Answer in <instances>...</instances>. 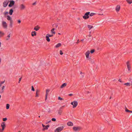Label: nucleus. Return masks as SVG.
<instances>
[{
  "mask_svg": "<svg viewBox=\"0 0 132 132\" xmlns=\"http://www.w3.org/2000/svg\"><path fill=\"white\" fill-rule=\"evenodd\" d=\"M95 50L94 49H93L91 50L90 51V52L91 54L95 52Z\"/></svg>",
  "mask_w": 132,
  "mask_h": 132,
  "instance_id": "obj_34",
  "label": "nucleus"
},
{
  "mask_svg": "<svg viewBox=\"0 0 132 132\" xmlns=\"http://www.w3.org/2000/svg\"><path fill=\"white\" fill-rule=\"evenodd\" d=\"M61 45V44L60 43H59L57 44L56 46H55V47L56 48H58Z\"/></svg>",
  "mask_w": 132,
  "mask_h": 132,
  "instance_id": "obj_21",
  "label": "nucleus"
},
{
  "mask_svg": "<svg viewBox=\"0 0 132 132\" xmlns=\"http://www.w3.org/2000/svg\"><path fill=\"white\" fill-rule=\"evenodd\" d=\"M90 54V52L89 51H88L86 53L85 55L87 58H88L89 57V55Z\"/></svg>",
  "mask_w": 132,
  "mask_h": 132,
  "instance_id": "obj_14",
  "label": "nucleus"
},
{
  "mask_svg": "<svg viewBox=\"0 0 132 132\" xmlns=\"http://www.w3.org/2000/svg\"><path fill=\"white\" fill-rule=\"evenodd\" d=\"M42 126L43 127V128L42 129L43 131H44L45 130H47L48 129V128L49 127L50 125H48L46 126H45L43 124H42Z\"/></svg>",
  "mask_w": 132,
  "mask_h": 132,
  "instance_id": "obj_7",
  "label": "nucleus"
},
{
  "mask_svg": "<svg viewBox=\"0 0 132 132\" xmlns=\"http://www.w3.org/2000/svg\"><path fill=\"white\" fill-rule=\"evenodd\" d=\"M18 132H20V131H19Z\"/></svg>",
  "mask_w": 132,
  "mask_h": 132,
  "instance_id": "obj_64",
  "label": "nucleus"
},
{
  "mask_svg": "<svg viewBox=\"0 0 132 132\" xmlns=\"http://www.w3.org/2000/svg\"><path fill=\"white\" fill-rule=\"evenodd\" d=\"M13 21H11L10 22V26L12 28L13 26Z\"/></svg>",
  "mask_w": 132,
  "mask_h": 132,
  "instance_id": "obj_24",
  "label": "nucleus"
},
{
  "mask_svg": "<svg viewBox=\"0 0 132 132\" xmlns=\"http://www.w3.org/2000/svg\"><path fill=\"white\" fill-rule=\"evenodd\" d=\"M82 72H80V74H82Z\"/></svg>",
  "mask_w": 132,
  "mask_h": 132,
  "instance_id": "obj_55",
  "label": "nucleus"
},
{
  "mask_svg": "<svg viewBox=\"0 0 132 132\" xmlns=\"http://www.w3.org/2000/svg\"><path fill=\"white\" fill-rule=\"evenodd\" d=\"M5 82V80L4 81H1L0 82V83L1 84H2L4 83Z\"/></svg>",
  "mask_w": 132,
  "mask_h": 132,
  "instance_id": "obj_42",
  "label": "nucleus"
},
{
  "mask_svg": "<svg viewBox=\"0 0 132 132\" xmlns=\"http://www.w3.org/2000/svg\"><path fill=\"white\" fill-rule=\"evenodd\" d=\"M83 40V39H82L81 40V41H82Z\"/></svg>",
  "mask_w": 132,
  "mask_h": 132,
  "instance_id": "obj_61",
  "label": "nucleus"
},
{
  "mask_svg": "<svg viewBox=\"0 0 132 132\" xmlns=\"http://www.w3.org/2000/svg\"><path fill=\"white\" fill-rule=\"evenodd\" d=\"M2 84L0 83V87L2 86Z\"/></svg>",
  "mask_w": 132,
  "mask_h": 132,
  "instance_id": "obj_56",
  "label": "nucleus"
},
{
  "mask_svg": "<svg viewBox=\"0 0 132 132\" xmlns=\"http://www.w3.org/2000/svg\"><path fill=\"white\" fill-rule=\"evenodd\" d=\"M1 126L2 128V129H1V130L3 131L4 130V127H5V123L4 122H3L1 124Z\"/></svg>",
  "mask_w": 132,
  "mask_h": 132,
  "instance_id": "obj_10",
  "label": "nucleus"
},
{
  "mask_svg": "<svg viewBox=\"0 0 132 132\" xmlns=\"http://www.w3.org/2000/svg\"><path fill=\"white\" fill-rule=\"evenodd\" d=\"M127 68L128 69V73H129L131 71V67L129 61H127L126 63Z\"/></svg>",
  "mask_w": 132,
  "mask_h": 132,
  "instance_id": "obj_4",
  "label": "nucleus"
},
{
  "mask_svg": "<svg viewBox=\"0 0 132 132\" xmlns=\"http://www.w3.org/2000/svg\"><path fill=\"white\" fill-rule=\"evenodd\" d=\"M39 90L38 89H37L36 90V95L35 96L36 97H37L38 96V93H39Z\"/></svg>",
  "mask_w": 132,
  "mask_h": 132,
  "instance_id": "obj_23",
  "label": "nucleus"
},
{
  "mask_svg": "<svg viewBox=\"0 0 132 132\" xmlns=\"http://www.w3.org/2000/svg\"><path fill=\"white\" fill-rule=\"evenodd\" d=\"M63 53L62 52V51L61 50L60 51V54L61 55H62L63 54Z\"/></svg>",
  "mask_w": 132,
  "mask_h": 132,
  "instance_id": "obj_41",
  "label": "nucleus"
},
{
  "mask_svg": "<svg viewBox=\"0 0 132 132\" xmlns=\"http://www.w3.org/2000/svg\"><path fill=\"white\" fill-rule=\"evenodd\" d=\"M46 40L47 41L49 42L50 41V39L49 37V36H46Z\"/></svg>",
  "mask_w": 132,
  "mask_h": 132,
  "instance_id": "obj_27",
  "label": "nucleus"
},
{
  "mask_svg": "<svg viewBox=\"0 0 132 132\" xmlns=\"http://www.w3.org/2000/svg\"><path fill=\"white\" fill-rule=\"evenodd\" d=\"M7 118H3V121H6L7 120Z\"/></svg>",
  "mask_w": 132,
  "mask_h": 132,
  "instance_id": "obj_37",
  "label": "nucleus"
},
{
  "mask_svg": "<svg viewBox=\"0 0 132 132\" xmlns=\"http://www.w3.org/2000/svg\"><path fill=\"white\" fill-rule=\"evenodd\" d=\"M1 95H0V98H1Z\"/></svg>",
  "mask_w": 132,
  "mask_h": 132,
  "instance_id": "obj_59",
  "label": "nucleus"
},
{
  "mask_svg": "<svg viewBox=\"0 0 132 132\" xmlns=\"http://www.w3.org/2000/svg\"><path fill=\"white\" fill-rule=\"evenodd\" d=\"M25 8V6L23 4H21L20 5V10H22Z\"/></svg>",
  "mask_w": 132,
  "mask_h": 132,
  "instance_id": "obj_11",
  "label": "nucleus"
},
{
  "mask_svg": "<svg viewBox=\"0 0 132 132\" xmlns=\"http://www.w3.org/2000/svg\"><path fill=\"white\" fill-rule=\"evenodd\" d=\"M31 35L32 36H34L36 35V33L35 31L32 32L31 33Z\"/></svg>",
  "mask_w": 132,
  "mask_h": 132,
  "instance_id": "obj_25",
  "label": "nucleus"
},
{
  "mask_svg": "<svg viewBox=\"0 0 132 132\" xmlns=\"http://www.w3.org/2000/svg\"><path fill=\"white\" fill-rule=\"evenodd\" d=\"M8 13V12H7L5 11L4 12V14L5 15H6Z\"/></svg>",
  "mask_w": 132,
  "mask_h": 132,
  "instance_id": "obj_47",
  "label": "nucleus"
},
{
  "mask_svg": "<svg viewBox=\"0 0 132 132\" xmlns=\"http://www.w3.org/2000/svg\"><path fill=\"white\" fill-rule=\"evenodd\" d=\"M10 107V105L9 104H7L6 105V109H9Z\"/></svg>",
  "mask_w": 132,
  "mask_h": 132,
  "instance_id": "obj_32",
  "label": "nucleus"
},
{
  "mask_svg": "<svg viewBox=\"0 0 132 132\" xmlns=\"http://www.w3.org/2000/svg\"><path fill=\"white\" fill-rule=\"evenodd\" d=\"M18 22L19 23H20L21 22V21L20 20H18Z\"/></svg>",
  "mask_w": 132,
  "mask_h": 132,
  "instance_id": "obj_48",
  "label": "nucleus"
},
{
  "mask_svg": "<svg viewBox=\"0 0 132 132\" xmlns=\"http://www.w3.org/2000/svg\"><path fill=\"white\" fill-rule=\"evenodd\" d=\"M71 104L73 105V108H75L77 106L78 102L77 101H74L73 102H71Z\"/></svg>",
  "mask_w": 132,
  "mask_h": 132,
  "instance_id": "obj_5",
  "label": "nucleus"
},
{
  "mask_svg": "<svg viewBox=\"0 0 132 132\" xmlns=\"http://www.w3.org/2000/svg\"><path fill=\"white\" fill-rule=\"evenodd\" d=\"M62 112V110L60 108L58 110V113L60 115H61Z\"/></svg>",
  "mask_w": 132,
  "mask_h": 132,
  "instance_id": "obj_17",
  "label": "nucleus"
},
{
  "mask_svg": "<svg viewBox=\"0 0 132 132\" xmlns=\"http://www.w3.org/2000/svg\"><path fill=\"white\" fill-rule=\"evenodd\" d=\"M54 30H55V29L54 28H53L51 29V31L52 34H55V32L54 31Z\"/></svg>",
  "mask_w": 132,
  "mask_h": 132,
  "instance_id": "obj_26",
  "label": "nucleus"
},
{
  "mask_svg": "<svg viewBox=\"0 0 132 132\" xmlns=\"http://www.w3.org/2000/svg\"><path fill=\"white\" fill-rule=\"evenodd\" d=\"M88 27V28L89 29H90L91 28H92L93 27V26L92 25H88L87 26Z\"/></svg>",
  "mask_w": 132,
  "mask_h": 132,
  "instance_id": "obj_30",
  "label": "nucleus"
},
{
  "mask_svg": "<svg viewBox=\"0 0 132 132\" xmlns=\"http://www.w3.org/2000/svg\"><path fill=\"white\" fill-rule=\"evenodd\" d=\"M126 1L129 4H131L132 3V0H126Z\"/></svg>",
  "mask_w": 132,
  "mask_h": 132,
  "instance_id": "obj_29",
  "label": "nucleus"
},
{
  "mask_svg": "<svg viewBox=\"0 0 132 132\" xmlns=\"http://www.w3.org/2000/svg\"><path fill=\"white\" fill-rule=\"evenodd\" d=\"M5 86H3L2 87V90L0 92L1 93H3L4 91V89Z\"/></svg>",
  "mask_w": 132,
  "mask_h": 132,
  "instance_id": "obj_22",
  "label": "nucleus"
},
{
  "mask_svg": "<svg viewBox=\"0 0 132 132\" xmlns=\"http://www.w3.org/2000/svg\"><path fill=\"white\" fill-rule=\"evenodd\" d=\"M65 105H63L61 106L60 108L62 110V109H63L65 107Z\"/></svg>",
  "mask_w": 132,
  "mask_h": 132,
  "instance_id": "obj_39",
  "label": "nucleus"
},
{
  "mask_svg": "<svg viewBox=\"0 0 132 132\" xmlns=\"http://www.w3.org/2000/svg\"><path fill=\"white\" fill-rule=\"evenodd\" d=\"M10 33L9 34V35H7V36L6 37V40H9L10 39Z\"/></svg>",
  "mask_w": 132,
  "mask_h": 132,
  "instance_id": "obj_18",
  "label": "nucleus"
},
{
  "mask_svg": "<svg viewBox=\"0 0 132 132\" xmlns=\"http://www.w3.org/2000/svg\"><path fill=\"white\" fill-rule=\"evenodd\" d=\"M124 85H125L127 86H130V83L129 82H127L126 83H124Z\"/></svg>",
  "mask_w": 132,
  "mask_h": 132,
  "instance_id": "obj_31",
  "label": "nucleus"
},
{
  "mask_svg": "<svg viewBox=\"0 0 132 132\" xmlns=\"http://www.w3.org/2000/svg\"><path fill=\"white\" fill-rule=\"evenodd\" d=\"M83 78L84 77V75H81V76Z\"/></svg>",
  "mask_w": 132,
  "mask_h": 132,
  "instance_id": "obj_53",
  "label": "nucleus"
},
{
  "mask_svg": "<svg viewBox=\"0 0 132 132\" xmlns=\"http://www.w3.org/2000/svg\"><path fill=\"white\" fill-rule=\"evenodd\" d=\"M111 98V97H110V99Z\"/></svg>",
  "mask_w": 132,
  "mask_h": 132,
  "instance_id": "obj_60",
  "label": "nucleus"
},
{
  "mask_svg": "<svg viewBox=\"0 0 132 132\" xmlns=\"http://www.w3.org/2000/svg\"><path fill=\"white\" fill-rule=\"evenodd\" d=\"M31 90H32L33 91H35V89L33 87V86H31Z\"/></svg>",
  "mask_w": 132,
  "mask_h": 132,
  "instance_id": "obj_38",
  "label": "nucleus"
},
{
  "mask_svg": "<svg viewBox=\"0 0 132 132\" xmlns=\"http://www.w3.org/2000/svg\"><path fill=\"white\" fill-rule=\"evenodd\" d=\"M48 36H49V37H52L53 36V35H50L49 34H47V35Z\"/></svg>",
  "mask_w": 132,
  "mask_h": 132,
  "instance_id": "obj_35",
  "label": "nucleus"
},
{
  "mask_svg": "<svg viewBox=\"0 0 132 132\" xmlns=\"http://www.w3.org/2000/svg\"><path fill=\"white\" fill-rule=\"evenodd\" d=\"M90 12H88L86 13L84 16H83V18L85 19H87L89 18V15Z\"/></svg>",
  "mask_w": 132,
  "mask_h": 132,
  "instance_id": "obj_2",
  "label": "nucleus"
},
{
  "mask_svg": "<svg viewBox=\"0 0 132 132\" xmlns=\"http://www.w3.org/2000/svg\"><path fill=\"white\" fill-rule=\"evenodd\" d=\"M13 12V10L12 9H11L10 10V11H9V14L11 15H12Z\"/></svg>",
  "mask_w": 132,
  "mask_h": 132,
  "instance_id": "obj_19",
  "label": "nucleus"
},
{
  "mask_svg": "<svg viewBox=\"0 0 132 132\" xmlns=\"http://www.w3.org/2000/svg\"><path fill=\"white\" fill-rule=\"evenodd\" d=\"M39 28L38 26L35 27L34 29L36 31H37L39 29Z\"/></svg>",
  "mask_w": 132,
  "mask_h": 132,
  "instance_id": "obj_28",
  "label": "nucleus"
},
{
  "mask_svg": "<svg viewBox=\"0 0 132 132\" xmlns=\"http://www.w3.org/2000/svg\"><path fill=\"white\" fill-rule=\"evenodd\" d=\"M120 9V6L119 5H118L116 7V11L117 12H118L119 11Z\"/></svg>",
  "mask_w": 132,
  "mask_h": 132,
  "instance_id": "obj_15",
  "label": "nucleus"
},
{
  "mask_svg": "<svg viewBox=\"0 0 132 132\" xmlns=\"http://www.w3.org/2000/svg\"><path fill=\"white\" fill-rule=\"evenodd\" d=\"M15 3V2L14 1L12 0L10 1V3L9 5V7H11Z\"/></svg>",
  "mask_w": 132,
  "mask_h": 132,
  "instance_id": "obj_8",
  "label": "nucleus"
},
{
  "mask_svg": "<svg viewBox=\"0 0 132 132\" xmlns=\"http://www.w3.org/2000/svg\"><path fill=\"white\" fill-rule=\"evenodd\" d=\"M95 14V13H91L90 14H89V15L90 16H92L94 15Z\"/></svg>",
  "mask_w": 132,
  "mask_h": 132,
  "instance_id": "obj_33",
  "label": "nucleus"
},
{
  "mask_svg": "<svg viewBox=\"0 0 132 132\" xmlns=\"http://www.w3.org/2000/svg\"><path fill=\"white\" fill-rule=\"evenodd\" d=\"M119 81H120V82H121V79H120L119 80Z\"/></svg>",
  "mask_w": 132,
  "mask_h": 132,
  "instance_id": "obj_51",
  "label": "nucleus"
},
{
  "mask_svg": "<svg viewBox=\"0 0 132 132\" xmlns=\"http://www.w3.org/2000/svg\"><path fill=\"white\" fill-rule=\"evenodd\" d=\"M67 85V84L65 83H64L61 86V88H62L63 87H65Z\"/></svg>",
  "mask_w": 132,
  "mask_h": 132,
  "instance_id": "obj_20",
  "label": "nucleus"
},
{
  "mask_svg": "<svg viewBox=\"0 0 132 132\" xmlns=\"http://www.w3.org/2000/svg\"><path fill=\"white\" fill-rule=\"evenodd\" d=\"M72 95H73V94H70L69 95V96H72Z\"/></svg>",
  "mask_w": 132,
  "mask_h": 132,
  "instance_id": "obj_50",
  "label": "nucleus"
},
{
  "mask_svg": "<svg viewBox=\"0 0 132 132\" xmlns=\"http://www.w3.org/2000/svg\"><path fill=\"white\" fill-rule=\"evenodd\" d=\"M58 99L59 100H63V99L61 98L59 96L58 97Z\"/></svg>",
  "mask_w": 132,
  "mask_h": 132,
  "instance_id": "obj_36",
  "label": "nucleus"
},
{
  "mask_svg": "<svg viewBox=\"0 0 132 132\" xmlns=\"http://www.w3.org/2000/svg\"><path fill=\"white\" fill-rule=\"evenodd\" d=\"M58 34L59 35H61V34H60V33H58Z\"/></svg>",
  "mask_w": 132,
  "mask_h": 132,
  "instance_id": "obj_57",
  "label": "nucleus"
},
{
  "mask_svg": "<svg viewBox=\"0 0 132 132\" xmlns=\"http://www.w3.org/2000/svg\"><path fill=\"white\" fill-rule=\"evenodd\" d=\"M67 125L69 126H72L73 125V123L71 121H69L67 123Z\"/></svg>",
  "mask_w": 132,
  "mask_h": 132,
  "instance_id": "obj_13",
  "label": "nucleus"
},
{
  "mask_svg": "<svg viewBox=\"0 0 132 132\" xmlns=\"http://www.w3.org/2000/svg\"><path fill=\"white\" fill-rule=\"evenodd\" d=\"M131 82V83H132V81Z\"/></svg>",
  "mask_w": 132,
  "mask_h": 132,
  "instance_id": "obj_63",
  "label": "nucleus"
},
{
  "mask_svg": "<svg viewBox=\"0 0 132 132\" xmlns=\"http://www.w3.org/2000/svg\"><path fill=\"white\" fill-rule=\"evenodd\" d=\"M52 120L53 121H55L56 120V119L55 118H52Z\"/></svg>",
  "mask_w": 132,
  "mask_h": 132,
  "instance_id": "obj_40",
  "label": "nucleus"
},
{
  "mask_svg": "<svg viewBox=\"0 0 132 132\" xmlns=\"http://www.w3.org/2000/svg\"><path fill=\"white\" fill-rule=\"evenodd\" d=\"M125 111L126 112H129L130 110H129L128 109H127L126 108L125 109Z\"/></svg>",
  "mask_w": 132,
  "mask_h": 132,
  "instance_id": "obj_44",
  "label": "nucleus"
},
{
  "mask_svg": "<svg viewBox=\"0 0 132 132\" xmlns=\"http://www.w3.org/2000/svg\"><path fill=\"white\" fill-rule=\"evenodd\" d=\"M0 35L2 36L4 35V33L1 31H0Z\"/></svg>",
  "mask_w": 132,
  "mask_h": 132,
  "instance_id": "obj_43",
  "label": "nucleus"
},
{
  "mask_svg": "<svg viewBox=\"0 0 132 132\" xmlns=\"http://www.w3.org/2000/svg\"><path fill=\"white\" fill-rule=\"evenodd\" d=\"M36 3H37V2H36V1L34 3H33L32 4V5H35L36 4Z\"/></svg>",
  "mask_w": 132,
  "mask_h": 132,
  "instance_id": "obj_46",
  "label": "nucleus"
},
{
  "mask_svg": "<svg viewBox=\"0 0 132 132\" xmlns=\"http://www.w3.org/2000/svg\"><path fill=\"white\" fill-rule=\"evenodd\" d=\"M22 77H21L20 78H19V81H18V83H19L21 81V79H22Z\"/></svg>",
  "mask_w": 132,
  "mask_h": 132,
  "instance_id": "obj_45",
  "label": "nucleus"
},
{
  "mask_svg": "<svg viewBox=\"0 0 132 132\" xmlns=\"http://www.w3.org/2000/svg\"><path fill=\"white\" fill-rule=\"evenodd\" d=\"M3 131L1 130V129H0V132H3Z\"/></svg>",
  "mask_w": 132,
  "mask_h": 132,
  "instance_id": "obj_52",
  "label": "nucleus"
},
{
  "mask_svg": "<svg viewBox=\"0 0 132 132\" xmlns=\"http://www.w3.org/2000/svg\"><path fill=\"white\" fill-rule=\"evenodd\" d=\"M38 117H39V118H40V116H38Z\"/></svg>",
  "mask_w": 132,
  "mask_h": 132,
  "instance_id": "obj_62",
  "label": "nucleus"
},
{
  "mask_svg": "<svg viewBox=\"0 0 132 132\" xmlns=\"http://www.w3.org/2000/svg\"><path fill=\"white\" fill-rule=\"evenodd\" d=\"M9 1V0H6L4 1L3 3V6L4 7H6Z\"/></svg>",
  "mask_w": 132,
  "mask_h": 132,
  "instance_id": "obj_6",
  "label": "nucleus"
},
{
  "mask_svg": "<svg viewBox=\"0 0 132 132\" xmlns=\"http://www.w3.org/2000/svg\"><path fill=\"white\" fill-rule=\"evenodd\" d=\"M7 20L10 21H13L12 20V18L9 15H8L7 16Z\"/></svg>",
  "mask_w": 132,
  "mask_h": 132,
  "instance_id": "obj_16",
  "label": "nucleus"
},
{
  "mask_svg": "<svg viewBox=\"0 0 132 132\" xmlns=\"http://www.w3.org/2000/svg\"><path fill=\"white\" fill-rule=\"evenodd\" d=\"M79 39H78V40H77V42L76 43H77V44H78V43H79Z\"/></svg>",
  "mask_w": 132,
  "mask_h": 132,
  "instance_id": "obj_49",
  "label": "nucleus"
},
{
  "mask_svg": "<svg viewBox=\"0 0 132 132\" xmlns=\"http://www.w3.org/2000/svg\"><path fill=\"white\" fill-rule=\"evenodd\" d=\"M1 43L0 42V46H1Z\"/></svg>",
  "mask_w": 132,
  "mask_h": 132,
  "instance_id": "obj_58",
  "label": "nucleus"
},
{
  "mask_svg": "<svg viewBox=\"0 0 132 132\" xmlns=\"http://www.w3.org/2000/svg\"><path fill=\"white\" fill-rule=\"evenodd\" d=\"M129 112H131V113H132V111H130H130H129Z\"/></svg>",
  "mask_w": 132,
  "mask_h": 132,
  "instance_id": "obj_54",
  "label": "nucleus"
},
{
  "mask_svg": "<svg viewBox=\"0 0 132 132\" xmlns=\"http://www.w3.org/2000/svg\"><path fill=\"white\" fill-rule=\"evenodd\" d=\"M2 24L3 27L4 28H6L7 27V24L5 21H3L2 23Z\"/></svg>",
  "mask_w": 132,
  "mask_h": 132,
  "instance_id": "obj_9",
  "label": "nucleus"
},
{
  "mask_svg": "<svg viewBox=\"0 0 132 132\" xmlns=\"http://www.w3.org/2000/svg\"><path fill=\"white\" fill-rule=\"evenodd\" d=\"M63 126L59 127L57 128L55 130V132H60L63 129Z\"/></svg>",
  "mask_w": 132,
  "mask_h": 132,
  "instance_id": "obj_3",
  "label": "nucleus"
},
{
  "mask_svg": "<svg viewBox=\"0 0 132 132\" xmlns=\"http://www.w3.org/2000/svg\"><path fill=\"white\" fill-rule=\"evenodd\" d=\"M50 91V90L48 89H47L46 92V95H45V100L47 99V96L48 94V93Z\"/></svg>",
  "mask_w": 132,
  "mask_h": 132,
  "instance_id": "obj_12",
  "label": "nucleus"
},
{
  "mask_svg": "<svg viewBox=\"0 0 132 132\" xmlns=\"http://www.w3.org/2000/svg\"><path fill=\"white\" fill-rule=\"evenodd\" d=\"M73 130L75 131H78L82 129L81 127L80 126H75L73 128Z\"/></svg>",
  "mask_w": 132,
  "mask_h": 132,
  "instance_id": "obj_1",
  "label": "nucleus"
}]
</instances>
